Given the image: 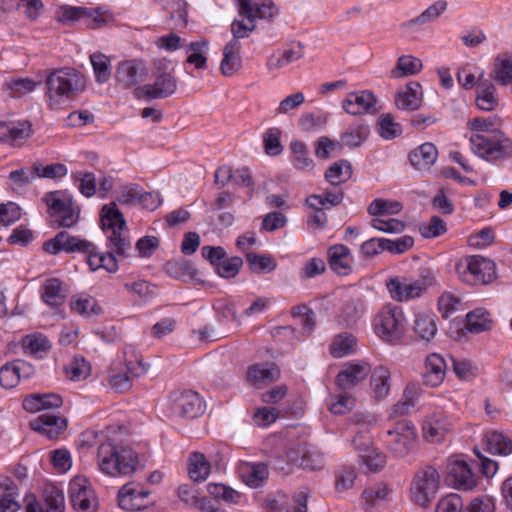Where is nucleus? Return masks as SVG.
I'll return each instance as SVG.
<instances>
[{"instance_id":"f257e3e1","label":"nucleus","mask_w":512,"mask_h":512,"mask_svg":"<svg viewBox=\"0 0 512 512\" xmlns=\"http://www.w3.org/2000/svg\"><path fill=\"white\" fill-rule=\"evenodd\" d=\"M86 78L71 67L45 70L44 96L50 109L68 107L86 89Z\"/></svg>"},{"instance_id":"f03ea898","label":"nucleus","mask_w":512,"mask_h":512,"mask_svg":"<svg viewBox=\"0 0 512 512\" xmlns=\"http://www.w3.org/2000/svg\"><path fill=\"white\" fill-rule=\"evenodd\" d=\"M101 224L103 230L111 231L107 242L108 251L101 253V268H104L109 273H115L118 270V261L115 254L126 258L132 250L131 241L124 233L126 221L115 202L102 207Z\"/></svg>"},{"instance_id":"7ed1b4c3","label":"nucleus","mask_w":512,"mask_h":512,"mask_svg":"<svg viewBox=\"0 0 512 512\" xmlns=\"http://www.w3.org/2000/svg\"><path fill=\"white\" fill-rule=\"evenodd\" d=\"M97 458L100 471L112 477L132 474L138 464L137 454L132 449H117L111 442L99 445Z\"/></svg>"},{"instance_id":"20e7f679","label":"nucleus","mask_w":512,"mask_h":512,"mask_svg":"<svg viewBox=\"0 0 512 512\" xmlns=\"http://www.w3.org/2000/svg\"><path fill=\"white\" fill-rule=\"evenodd\" d=\"M472 151L487 161L507 159L512 156V140L501 131H495L492 137L481 134L470 138Z\"/></svg>"},{"instance_id":"39448f33","label":"nucleus","mask_w":512,"mask_h":512,"mask_svg":"<svg viewBox=\"0 0 512 512\" xmlns=\"http://www.w3.org/2000/svg\"><path fill=\"white\" fill-rule=\"evenodd\" d=\"M404 320V315L400 308L386 305L374 318V331L381 339L390 343H396L404 334Z\"/></svg>"},{"instance_id":"423d86ee","label":"nucleus","mask_w":512,"mask_h":512,"mask_svg":"<svg viewBox=\"0 0 512 512\" xmlns=\"http://www.w3.org/2000/svg\"><path fill=\"white\" fill-rule=\"evenodd\" d=\"M440 487V475L433 466H425L414 476L412 500L419 506L427 507L436 497Z\"/></svg>"},{"instance_id":"0eeeda50","label":"nucleus","mask_w":512,"mask_h":512,"mask_svg":"<svg viewBox=\"0 0 512 512\" xmlns=\"http://www.w3.org/2000/svg\"><path fill=\"white\" fill-rule=\"evenodd\" d=\"M459 278L470 285L490 282L495 275V264L491 260L474 255L456 264Z\"/></svg>"},{"instance_id":"6e6552de","label":"nucleus","mask_w":512,"mask_h":512,"mask_svg":"<svg viewBox=\"0 0 512 512\" xmlns=\"http://www.w3.org/2000/svg\"><path fill=\"white\" fill-rule=\"evenodd\" d=\"M433 283L434 277L428 273L413 281L406 277H393L386 281V287L392 299L404 302L421 297Z\"/></svg>"},{"instance_id":"1a4fd4ad","label":"nucleus","mask_w":512,"mask_h":512,"mask_svg":"<svg viewBox=\"0 0 512 512\" xmlns=\"http://www.w3.org/2000/svg\"><path fill=\"white\" fill-rule=\"evenodd\" d=\"M43 201L48 206L50 215L54 218L57 227L70 228L79 220V210L74 206L72 198L61 191L48 192Z\"/></svg>"},{"instance_id":"9d476101","label":"nucleus","mask_w":512,"mask_h":512,"mask_svg":"<svg viewBox=\"0 0 512 512\" xmlns=\"http://www.w3.org/2000/svg\"><path fill=\"white\" fill-rule=\"evenodd\" d=\"M147 365L142 360L112 363L108 372V382L112 389L117 392L128 391L132 387L135 378L144 375Z\"/></svg>"},{"instance_id":"9b49d317","label":"nucleus","mask_w":512,"mask_h":512,"mask_svg":"<svg viewBox=\"0 0 512 512\" xmlns=\"http://www.w3.org/2000/svg\"><path fill=\"white\" fill-rule=\"evenodd\" d=\"M61 21H82L90 29H97L112 20V14L102 8L64 7Z\"/></svg>"},{"instance_id":"f8f14e48","label":"nucleus","mask_w":512,"mask_h":512,"mask_svg":"<svg viewBox=\"0 0 512 512\" xmlns=\"http://www.w3.org/2000/svg\"><path fill=\"white\" fill-rule=\"evenodd\" d=\"M387 434L390 437L388 447L399 458L405 457L410 452L416 440L415 428L407 421L397 422L394 429L389 430Z\"/></svg>"},{"instance_id":"ddd939ff","label":"nucleus","mask_w":512,"mask_h":512,"mask_svg":"<svg viewBox=\"0 0 512 512\" xmlns=\"http://www.w3.org/2000/svg\"><path fill=\"white\" fill-rule=\"evenodd\" d=\"M26 512H64V493L53 485H47L43 490V501L40 503L34 495L25 498Z\"/></svg>"},{"instance_id":"4468645a","label":"nucleus","mask_w":512,"mask_h":512,"mask_svg":"<svg viewBox=\"0 0 512 512\" xmlns=\"http://www.w3.org/2000/svg\"><path fill=\"white\" fill-rule=\"evenodd\" d=\"M173 413L180 417L196 418L204 412V403L192 390L171 394Z\"/></svg>"},{"instance_id":"2eb2a0df","label":"nucleus","mask_w":512,"mask_h":512,"mask_svg":"<svg viewBox=\"0 0 512 512\" xmlns=\"http://www.w3.org/2000/svg\"><path fill=\"white\" fill-rule=\"evenodd\" d=\"M177 79L171 73H161L153 84L143 85L135 89L138 98L148 99L167 98L175 93Z\"/></svg>"},{"instance_id":"dca6fc26","label":"nucleus","mask_w":512,"mask_h":512,"mask_svg":"<svg viewBox=\"0 0 512 512\" xmlns=\"http://www.w3.org/2000/svg\"><path fill=\"white\" fill-rule=\"evenodd\" d=\"M44 250L50 254H58L60 251L67 253L91 251L92 243L82 240L78 237L71 236L66 231H61L49 241L44 243Z\"/></svg>"},{"instance_id":"f3484780","label":"nucleus","mask_w":512,"mask_h":512,"mask_svg":"<svg viewBox=\"0 0 512 512\" xmlns=\"http://www.w3.org/2000/svg\"><path fill=\"white\" fill-rule=\"evenodd\" d=\"M447 481L463 490H470L476 486L475 475L470 466L463 460H450L448 462Z\"/></svg>"},{"instance_id":"a211bd4d","label":"nucleus","mask_w":512,"mask_h":512,"mask_svg":"<svg viewBox=\"0 0 512 512\" xmlns=\"http://www.w3.org/2000/svg\"><path fill=\"white\" fill-rule=\"evenodd\" d=\"M376 103L377 100L370 91L350 92L342 101V108L348 114L355 116L363 113H374Z\"/></svg>"},{"instance_id":"6ab92c4d","label":"nucleus","mask_w":512,"mask_h":512,"mask_svg":"<svg viewBox=\"0 0 512 512\" xmlns=\"http://www.w3.org/2000/svg\"><path fill=\"white\" fill-rule=\"evenodd\" d=\"M69 493L71 503L76 510L80 512H92L94 510V494L88 489L85 479L74 478L69 484Z\"/></svg>"},{"instance_id":"aec40b11","label":"nucleus","mask_w":512,"mask_h":512,"mask_svg":"<svg viewBox=\"0 0 512 512\" xmlns=\"http://www.w3.org/2000/svg\"><path fill=\"white\" fill-rule=\"evenodd\" d=\"M327 257L329 267L336 274L347 276L352 272L353 257L347 246L336 244L329 247Z\"/></svg>"},{"instance_id":"412c9836","label":"nucleus","mask_w":512,"mask_h":512,"mask_svg":"<svg viewBox=\"0 0 512 512\" xmlns=\"http://www.w3.org/2000/svg\"><path fill=\"white\" fill-rule=\"evenodd\" d=\"M353 444L360 453L361 463L369 471L377 472L384 467L386 463L385 455L373 448L370 441H364L361 436H356L353 439Z\"/></svg>"},{"instance_id":"4be33fe9","label":"nucleus","mask_w":512,"mask_h":512,"mask_svg":"<svg viewBox=\"0 0 512 512\" xmlns=\"http://www.w3.org/2000/svg\"><path fill=\"white\" fill-rule=\"evenodd\" d=\"M370 372L371 367L368 363H349L338 373L336 383L341 389H351L362 382Z\"/></svg>"},{"instance_id":"5701e85b","label":"nucleus","mask_w":512,"mask_h":512,"mask_svg":"<svg viewBox=\"0 0 512 512\" xmlns=\"http://www.w3.org/2000/svg\"><path fill=\"white\" fill-rule=\"evenodd\" d=\"M238 473L247 486L257 488L268 479L269 470L268 465L263 462H240Z\"/></svg>"},{"instance_id":"b1692460","label":"nucleus","mask_w":512,"mask_h":512,"mask_svg":"<svg viewBox=\"0 0 512 512\" xmlns=\"http://www.w3.org/2000/svg\"><path fill=\"white\" fill-rule=\"evenodd\" d=\"M144 66L138 60H126L120 62L117 66L115 78L118 84L123 88L128 89L135 86L142 80L141 76L144 73Z\"/></svg>"},{"instance_id":"393cba45","label":"nucleus","mask_w":512,"mask_h":512,"mask_svg":"<svg viewBox=\"0 0 512 512\" xmlns=\"http://www.w3.org/2000/svg\"><path fill=\"white\" fill-rule=\"evenodd\" d=\"M498 104L496 87L490 79L484 77L482 72L477 80L476 105L480 110L492 111Z\"/></svg>"},{"instance_id":"a878e982","label":"nucleus","mask_w":512,"mask_h":512,"mask_svg":"<svg viewBox=\"0 0 512 512\" xmlns=\"http://www.w3.org/2000/svg\"><path fill=\"white\" fill-rule=\"evenodd\" d=\"M280 372L272 363L254 364L247 370V381L254 387L262 388L279 378Z\"/></svg>"},{"instance_id":"bb28decb","label":"nucleus","mask_w":512,"mask_h":512,"mask_svg":"<svg viewBox=\"0 0 512 512\" xmlns=\"http://www.w3.org/2000/svg\"><path fill=\"white\" fill-rule=\"evenodd\" d=\"M31 427L52 439L66 429L67 420L54 414L43 413L31 422Z\"/></svg>"},{"instance_id":"cd10ccee","label":"nucleus","mask_w":512,"mask_h":512,"mask_svg":"<svg viewBox=\"0 0 512 512\" xmlns=\"http://www.w3.org/2000/svg\"><path fill=\"white\" fill-rule=\"evenodd\" d=\"M395 104L398 109L414 111L422 105L421 85L418 82L408 83L404 89L396 94Z\"/></svg>"},{"instance_id":"c85d7f7f","label":"nucleus","mask_w":512,"mask_h":512,"mask_svg":"<svg viewBox=\"0 0 512 512\" xmlns=\"http://www.w3.org/2000/svg\"><path fill=\"white\" fill-rule=\"evenodd\" d=\"M241 44L236 39L230 40L223 48V58L220 63V71L224 76H232L242 64L240 56Z\"/></svg>"},{"instance_id":"c756f323","label":"nucleus","mask_w":512,"mask_h":512,"mask_svg":"<svg viewBox=\"0 0 512 512\" xmlns=\"http://www.w3.org/2000/svg\"><path fill=\"white\" fill-rule=\"evenodd\" d=\"M62 403V397L55 393L31 394L23 400V408L28 412L35 413L59 408Z\"/></svg>"},{"instance_id":"7c9ffc66","label":"nucleus","mask_w":512,"mask_h":512,"mask_svg":"<svg viewBox=\"0 0 512 512\" xmlns=\"http://www.w3.org/2000/svg\"><path fill=\"white\" fill-rule=\"evenodd\" d=\"M438 150L433 143L427 142L409 153L411 165L417 170H428L436 162Z\"/></svg>"},{"instance_id":"2f4dec72","label":"nucleus","mask_w":512,"mask_h":512,"mask_svg":"<svg viewBox=\"0 0 512 512\" xmlns=\"http://www.w3.org/2000/svg\"><path fill=\"white\" fill-rule=\"evenodd\" d=\"M446 363L444 358L436 353L430 354L425 361L423 374L426 385L436 387L442 383L445 377Z\"/></svg>"},{"instance_id":"473e14b6","label":"nucleus","mask_w":512,"mask_h":512,"mask_svg":"<svg viewBox=\"0 0 512 512\" xmlns=\"http://www.w3.org/2000/svg\"><path fill=\"white\" fill-rule=\"evenodd\" d=\"M31 366L22 360L7 363L0 369V385L5 389L14 388L22 378V372H28Z\"/></svg>"},{"instance_id":"72a5a7b5","label":"nucleus","mask_w":512,"mask_h":512,"mask_svg":"<svg viewBox=\"0 0 512 512\" xmlns=\"http://www.w3.org/2000/svg\"><path fill=\"white\" fill-rule=\"evenodd\" d=\"M278 13L277 7L272 2L261 4L252 3L250 0H239V14L252 17L254 20L270 19Z\"/></svg>"},{"instance_id":"f704fd0d","label":"nucleus","mask_w":512,"mask_h":512,"mask_svg":"<svg viewBox=\"0 0 512 512\" xmlns=\"http://www.w3.org/2000/svg\"><path fill=\"white\" fill-rule=\"evenodd\" d=\"M423 68L422 61L412 55H403L397 59L396 65L389 72L391 79H401L418 74Z\"/></svg>"},{"instance_id":"c9c22d12","label":"nucleus","mask_w":512,"mask_h":512,"mask_svg":"<svg viewBox=\"0 0 512 512\" xmlns=\"http://www.w3.org/2000/svg\"><path fill=\"white\" fill-rule=\"evenodd\" d=\"M0 488L5 492L4 495L0 496V512L19 511L21 505L16 500L18 488L15 482L9 477H4L0 481Z\"/></svg>"},{"instance_id":"e433bc0d","label":"nucleus","mask_w":512,"mask_h":512,"mask_svg":"<svg viewBox=\"0 0 512 512\" xmlns=\"http://www.w3.org/2000/svg\"><path fill=\"white\" fill-rule=\"evenodd\" d=\"M42 300L50 306H60L65 302L67 291L58 278L47 279L42 287Z\"/></svg>"},{"instance_id":"4c0bfd02","label":"nucleus","mask_w":512,"mask_h":512,"mask_svg":"<svg viewBox=\"0 0 512 512\" xmlns=\"http://www.w3.org/2000/svg\"><path fill=\"white\" fill-rule=\"evenodd\" d=\"M369 134V126L365 123L349 126L340 135V144L351 149L360 147L368 139Z\"/></svg>"},{"instance_id":"58836bf2","label":"nucleus","mask_w":512,"mask_h":512,"mask_svg":"<svg viewBox=\"0 0 512 512\" xmlns=\"http://www.w3.org/2000/svg\"><path fill=\"white\" fill-rule=\"evenodd\" d=\"M371 373V388L377 400L386 398L390 392V371L384 366H377Z\"/></svg>"},{"instance_id":"ea45409f","label":"nucleus","mask_w":512,"mask_h":512,"mask_svg":"<svg viewBox=\"0 0 512 512\" xmlns=\"http://www.w3.org/2000/svg\"><path fill=\"white\" fill-rule=\"evenodd\" d=\"M483 442L487 451L492 454L506 456L512 453V440L500 432H488L485 435Z\"/></svg>"},{"instance_id":"a19ab883","label":"nucleus","mask_w":512,"mask_h":512,"mask_svg":"<svg viewBox=\"0 0 512 512\" xmlns=\"http://www.w3.org/2000/svg\"><path fill=\"white\" fill-rule=\"evenodd\" d=\"M414 331L418 337L430 341L437 333L436 316L430 313H418L415 316Z\"/></svg>"},{"instance_id":"79ce46f5","label":"nucleus","mask_w":512,"mask_h":512,"mask_svg":"<svg viewBox=\"0 0 512 512\" xmlns=\"http://www.w3.org/2000/svg\"><path fill=\"white\" fill-rule=\"evenodd\" d=\"M466 329L471 333H481L490 330L492 327V320L489 312L484 309L478 308L466 315Z\"/></svg>"},{"instance_id":"37998d69","label":"nucleus","mask_w":512,"mask_h":512,"mask_svg":"<svg viewBox=\"0 0 512 512\" xmlns=\"http://www.w3.org/2000/svg\"><path fill=\"white\" fill-rule=\"evenodd\" d=\"M211 471V465L204 454L193 452L189 456V477L193 481H204Z\"/></svg>"},{"instance_id":"c03bdc74","label":"nucleus","mask_w":512,"mask_h":512,"mask_svg":"<svg viewBox=\"0 0 512 512\" xmlns=\"http://www.w3.org/2000/svg\"><path fill=\"white\" fill-rule=\"evenodd\" d=\"M364 312V302L361 299H351L345 303L338 316V321L345 326H352L363 316Z\"/></svg>"},{"instance_id":"a18cd8bd","label":"nucleus","mask_w":512,"mask_h":512,"mask_svg":"<svg viewBox=\"0 0 512 512\" xmlns=\"http://www.w3.org/2000/svg\"><path fill=\"white\" fill-rule=\"evenodd\" d=\"M449 430L450 424L445 419L432 417L423 423L424 438L431 442H440Z\"/></svg>"},{"instance_id":"49530a36","label":"nucleus","mask_w":512,"mask_h":512,"mask_svg":"<svg viewBox=\"0 0 512 512\" xmlns=\"http://www.w3.org/2000/svg\"><path fill=\"white\" fill-rule=\"evenodd\" d=\"M70 308L73 312L85 317L99 315L102 312L96 299L87 295L73 297L70 302Z\"/></svg>"},{"instance_id":"de8ad7c7","label":"nucleus","mask_w":512,"mask_h":512,"mask_svg":"<svg viewBox=\"0 0 512 512\" xmlns=\"http://www.w3.org/2000/svg\"><path fill=\"white\" fill-rule=\"evenodd\" d=\"M32 133L33 130L30 121L23 120L10 122L8 145L20 147L28 138L31 137Z\"/></svg>"},{"instance_id":"09e8293b","label":"nucleus","mask_w":512,"mask_h":512,"mask_svg":"<svg viewBox=\"0 0 512 512\" xmlns=\"http://www.w3.org/2000/svg\"><path fill=\"white\" fill-rule=\"evenodd\" d=\"M139 490L133 483L122 486L118 493V503L122 509L129 511H138L145 507L143 503H136L138 500Z\"/></svg>"},{"instance_id":"8fccbe9b","label":"nucleus","mask_w":512,"mask_h":512,"mask_svg":"<svg viewBox=\"0 0 512 512\" xmlns=\"http://www.w3.org/2000/svg\"><path fill=\"white\" fill-rule=\"evenodd\" d=\"M293 154V163L297 169L311 170L314 167V161L309 157V151L306 144L299 140H294L290 144Z\"/></svg>"},{"instance_id":"3c124183","label":"nucleus","mask_w":512,"mask_h":512,"mask_svg":"<svg viewBox=\"0 0 512 512\" xmlns=\"http://www.w3.org/2000/svg\"><path fill=\"white\" fill-rule=\"evenodd\" d=\"M447 8V2L444 0H439L429 6L425 11H423L417 17L407 21L404 26L412 27L415 25H423L437 19Z\"/></svg>"},{"instance_id":"603ef678","label":"nucleus","mask_w":512,"mask_h":512,"mask_svg":"<svg viewBox=\"0 0 512 512\" xmlns=\"http://www.w3.org/2000/svg\"><path fill=\"white\" fill-rule=\"evenodd\" d=\"M351 175V165L345 160L332 164L325 172L326 180L332 185H339L345 182Z\"/></svg>"},{"instance_id":"864d4df0","label":"nucleus","mask_w":512,"mask_h":512,"mask_svg":"<svg viewBox=\"0 0 512 512\" xmlns=\"http://www.w3.org/2000/svg\"><path fill=\"white\" fill-rule=\"evenodd\" d=\"M90 61L93 67L95 80L99 84L106 83L111 76L110 59L102 53L90 55Z\"/></svg>"},{"instance_id":"5fc2aeb1","label":"nucleus","mask_w":512,"mask_h":512,"mask_svg":"<svg viewBox=\"0 0 512 512\" xmlns=\"http://www.w3.org/2000/svg\"><path fill=\"white\" fill-rule=\"evenodd\" d=\"M388 493L389 489L383 483H378L372 487L366 488L361 496L363 508L365 510L371 509L379 502L384 501Z\"/></svg>"},{"instance_id":"6e6d98bb","label":"nucleus","mask_w":512,"mask_h":512,"mask_svg":"<svg viewBox=\"0 0 512 512\" xmlns=\"http://www.w3.org/2000/svg\"><path fill=\"white\" fill-rule=\"evenodd\" d=\"M246 261L250 269L258 274L274 271L277 267L274 258L268 254L246 253Z\"/></svg>"},{"instance_id":"4d7b16f0","label":"nucleus","mask_w":512,"mask_h":512,"mask_svg":"<svg viewBox=\"0 0 512 512\" xmlns=\"http://www.w3.org/2000/svg\"><path fill=\"white\" fill-rule=\"evenodd\" d=\"M65 372L71 380L80 381L90 375L91 366L83 356L76 355L65 367Z\"/></svg>"},{"instance_id":"13d9d810","label":"nucleus","mask_w":512,"mask_h":512,"mask_svg":"<svg viewBox=\"0 0 512 512\" xmlns=\"http://www.w3.org/2000/svg\"><path fill=\"white\" fill-rule=\"evenodd\" d=\"M22 346L24 352L32 355L46 353L51 348L48 338L42 334L27 335L23 338Z\"/></svg>"},{"instance_id":"bf43d9fd","label":"nucleus","mask_w":512,"mask_h":512,"mask_svg":"<svg viewBox=\"0 0 512 512\" xmlns=\"http://www.w3.org/2000/svg\"><path fill=\"white\" fill-rule=\"evenodd\" d=\"M343 200V192L338 191H326L324 195H311L306 199L307 205L314 209L320 210L322 207H326L327 204L330 206H337Z\"/></svg>"},{"instance_id":"052dcab7","label":"nucleus","mask_w":512,"mask_h":512,"mask_svg":"<svg viewBox=\"0 0 512 512\" xmlns=\"http://www.w3.org/2000/svg\"><path fill=\"white\" fill-rule=\"evenodd\" d=\"M356 345V339L352 334L341 333L337 335L330 345V353L335 358H341L351 353Z\"/></svg>"},{"instance_id":"680f3d73","label":"nucleus","mask_w":512,"mask_h":512,"mask_svg":"<svg viewBox=\"0 0 512 512\" xmlns=\"http://www.w3.org/2000/svg\"><path fill=\"white\" fill-rule=\"evenodd\" d=\"M495 79L503 86L512 83V57L507 54L498 55L494 67Z\"/></svg>"},{"instance_id":"e2e57ef3","label":"nucleus","mask_w":512,"mask_h":512,"mask_svg":"<svg viewBox=\"0 0 512 512\" xmlns=\"http://www.w3.org/2000/svg\"><path fill=\"white\" fill-rule=\"evenodd\" d=\"M367 210L372 216L392 215L402 210V204L398 201L375 199L370 203Z\"/></svg>"},{"instance_id":"0e129e2a","label":"nucleus","mask_w":512,"mask_h":512,"mask_svg":"<svg viewBox=\"0 0 512 512\" xmlns=\"http://www.w3.org/2000/svg\"><path fill=\"white\" fill-rule=\"evenodd\" d=\"M37 178V173L34 171V164L30 169L21 168L18 170H13L9 173V179L12 182L11 188L14 191H18L30 183H32Z\"/></svg>"},{"instance_id":"69168bd1","label":"nucleus","mask_w":512,"mask_h":512,"mask_svg":"<svg viewBox=\"0 0 512 512\" xmlns=\"http://www.w3.org/2000/svg\"><path fill=\"white\" fill-rule=\"evenodd\" d=\"M4 86L10 90V96L20 98L35 90L37 83L30 78L11 79Z\"/></svg>"},{"instance_id":"338daca9","label":"nucleus","mask_w":512,"mask_h":512,"mask_svg":"<svg viewBox=\"0 0 512 512\" xmlns=\"http://www.w3.org/2000/svg\"><path fill=\"white\" fill-rule=\"evenodd\" d=\"M378 131L382 138L391 140L402 133L401 125L390 114L382 115L378 121Z\"/></svg>"},{"instance_id":"774afa93","label":"nucleus","mask_w":512,"mask_h":512,"mask_svg":"<svg viewBox=\"0 0 512 512\" xmlns=\"http://www.w3.org/2000/svg\"><path fill=\"white\" fill-rule=\"evenodd\" d=\"M239 16L241 19H235L231 25L233 39H236L237 41L242 38H247L256 28V22L252 17L240 14Z\"/></svg>"}]
</instances>
